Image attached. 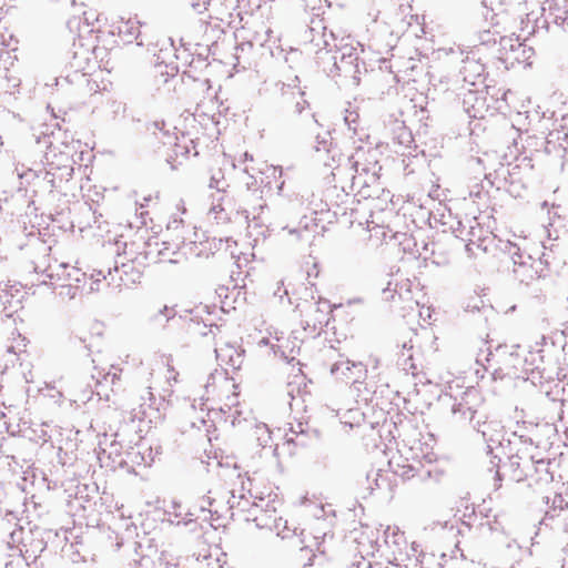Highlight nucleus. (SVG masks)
I'll return each mask as SVG.
<instances>
[{
	"mask_svg": "<svg viewBox=\"0 0 568 568\" xmlns=\"http://www.w3.org/2000/svg\"><path fill=\"white\" fill-rule=\"evenodd\" d=\"M224 493H229V496L226 497L227 505L230 506L231 513H233L234 509H239L241 511H248L251 519L254 517L255 514H258L260 510H255L253 507L254 501L258 503V499L261 497H253L250 495V497H246L245 495H235L233 490H224ZM246 519H250L247 517Z\"/></svg>",
	"mask_w": 568,
	"mask_h": 568,
	"instance_id": "393cba45",
	"label": "nucleus"
},
{
	"mask_svg": "<svg viewBox=\"0 0 568 568\" xmlns=\"http://www.w3.org/2000/svg\"><path fill=\"white\" fill-rule=\"evenodd\" d=\"M367 230L371 232V233H375V236L377 239H381V237H385L386 236V231L383 226H379L378 224H376L374 221H371V222H367Z\"/></svg>",
	"mask_w": 568,
	"mask_h": 568,
	"instance_id": "a19ab883",
	"label": "nucleus"
},
{
	"mask_svg": "<svg viewBox=\"0 0 568 568\" xmlns=\"http://www.w3.org/2000/svg\"><path fill=\"white\" fill-rule=\"evenodd\" d=\"M480 393L474 388H467L459 400L455 399L452 405V416L457 424L474 422L478 407L481 405Z\"/></svg>",
	"mask_w": 568,
	"mask_h": 568,
	"instance_id": "0eeeda50",
	"label": "nucleus"
},
{
	"mask_svg": "<svg viewBox=\"0 0 568 568\" xmlns=\"http://www.w3.org/2000/svg\"><path fill=\"white\" fill-rule=\"evenodd\" d=\"M306 532H308V530ZM302 535H305L303 541H306V537L310 536V535L305 534V531H302Z\"/></svg>",
	"mask_w": 568,
	"mask_h": 568,
	"instance_id": "69168bd1",
	"label": "nucleus"
},
{
	"mask_svg": "<svg viewBox=\"0 0 568 568\" xmlns=\"http://www.w3.org/2000/svg\"><path fill=\"white\" fill-rule=\"evenodd\" d=\"M253 507L255 510H260L255 514L252 520L260 528H266L274 531L278 537L285 539L290 538L295 534V529L288 526V521L277 516L276 510L264 509V499L260 498L258 503L254 501Z\"/></svg>",
	"mask_w": 568,
	"mask_h": 568,
	"instance_id": "423d86ee",
	"label": "nucleus"
},
{
	"mask_svg": "<svg viewBox=\"0 0 568 568\" xmlns=\"http://www.w3.org/2000/svg\"><path fill=\"white\" fill-rule=\"evenodd\" d=\"M209 187L219 195V200H223L224 193L227 192L229 183L224 178V173L221 166L212 169Z\"/></svg>",
	"mask_w": 568,
	"mask_h": 568,
	"instance_id": "7c9ffc66",
	"label": "nucleus"
},
{
	"mask_svg": "<svg viewBox=\"0 0 568 568\" xmlns=\"http://www.w3.org/2000/svg\"><path fill=\"white\" fill-rule=\"evenodd\" d=\"M248 161L252 162L253 161V156L250 153L245 152L239 159V164L242 165V164H245Z\"/></svg>",
	"mask_w": 568,
	"mask_h": 568,
	"instance_id": "de8ad7c7",
	"label": "nucleus"
},
{
	"mask_svg": "<svg viewBox=\"0 0 568 568\" xmlns=\"http://www.w3.org/2000/svg\"><path fill=\"white\" fill-rule=\"evenodd\" d=\"M36 272H39L40 271V266L37 265L36 268H34Z\"/></svg>",
	"mask_w": 568,
	"mask_h": 568,
	"instance_id": "774afa93",
	"label": "nucleus"
},
{
	"mask_svg": "<svg viewBox=\"0 0 568 568\" xmlns=\"http://www.w3.org/2000/svg\"><path fill=\"white\" fill-rule=\"evenodd\" d=\"M317 439V432L315 429H310L307 424L302 422L292 424L290 427V432L285 434V445L295 447H305L311 445L314 440Z\"/></svg>",
	"mask_w": 568,
	"mask_h": 568,
	"instance_id": "2eb2a0df",
	"label": "nucleus"
},
{
	"mask_svg": "<svg viewBox=\"0 0 568 568\" xmlns=\"http://www.w3.org/2000/svg\"><path fill=\"white\" fill-rule=\"evenodd\" d=\"M357 119H358L357 112L349 111V110L345 111L344 121H345L346 125L348 126V129L353 130L354 132L356 131L355 124L357 122Z\"/></svg>",
	"mask_w": 568,
	"mask_h": 568,
	"instance_id": "ea45409f",
	"label": "nucleus"
},
{
	"mask_svg": "<svg viewBox=\"0 0 568 568\" xmlns=\"http://www.w3.org/2000/svg\"><path fill=\"white\" fill-rule=\"evenodd\" d=\"M166 371L169 373L168 381H171V379L176 381V374L174 373L173 368H171L169 363L166 364Z\"/></svg>",
	"mask_w": 568,
	"mask_h": 568,
	"instance_id": "3c124183",
	"label": "nucleus"
},
{
	"mask_svg": "<svg viewBox=\"0 0 568 568\" xmlns=\"http://www.w3.org/2000/svg\"><path fill=\"white\" fill-rule=\"evenodd\" d=\"M326 53L335 52L333 55V68L343 72L345 77L353 79L354 83L359 82L364 63H359V54L364 52L363 45L351 36L337 37L333 31L323 30V49Z\"/></svg>",
	"mask_w": 568,
	"mask_h": 568,
	"instance_id": "f257e3e1",
	"label": "nucleus"
},
{
	"mask_svg": "<svg viewBox=\"0 0 568 568\" xmlns=\"http://www.w3.org/2000/svg\"><path fill=\"white\" fill-rule=\"evenodd\" d=\"M112 27V33H116L124 43H131L140 34V22L135 19L120 18Z\"/></svg>",
	"mask_w": 568,
	"mask_h": 568,
	"instance_id": "5701e85b",
	"label": "nucleus"
},
{
	"mask_svg": "<svg viewBox=\"0 0 568 568\" xmlns=\"http://www.w3.org/2000/svg\"><path fill=\"white\" fill-rule=\"evenodd\" d=\"M495 476H496V478H497L498 480H500V476H499V473H498V471H496V475H495Z\"/></svg>",
	"mask_w": 568,
	"mask_h": 568,
	"instance_id": "338daca9",
	"label": "nucleus"
},
{
	"mask_svg": "<svg viewBox=\"0 0 568 568\" xmlns=\"http://www.w3.org/2000/svg\"><path fill=\"white\" fill-rule=\"evenodd\" d=\"M143 268V266L119 256L113 270L109 268L106 273L102 270L93 271L90 275L91 284L89 291H99L102 281H105L114 290L130 288L140 282Z\"/></svg>",
	"mask_w": 568,
	"mask_h": 568,
	"instance_id": "f03ea898",
	"label": "nucleus"
},
{
	"mask_svg": "<svg viewBox=\"0 0 568 568\" xmlns=\"http://www.w3.org/2000/svg\"><path fill=\"white\" fill-rule=\"evenodd\" d=\"M254 193H256V197H257V199H261V191H258V189H255V190H254Z\"/></svg>",
	"mask_w": 568,
	"mask_h": 568,
	"instance_id": "680f3d73",
	"label": "nucleus"
},
{
	"mask_svg": "<svg viewBox=\"0 0 568 568\" xmlns=\"http://www.w3.org/2000/svg\"><path fill=\"white\" fill-rule=\"evenodd\" d=\"M68 268H70V265L64 263L49 265L42 271L49 281L42 280V283L51 285H61L63 282L68 281V278H64Z\"/></svg>",
	"mask_w": 568,
	"mask_h": 568,
	"instance_id": "c85d7f7f",
	"label": "nucleus"
},
{
	"mask_svg": "<svg viewBox=\"0 0 568 568\" xmlns=\"http://www.w3.org/2000/svg\"><path fill=\"white\" fill-rule=\"evenodd\" d=\"M231 387L235 388L236 386L232 384L223 373L216 372L211 374L205 385L207 399H210V395H212L213 398L220 397L222 392L229 390Z\"/></svg>",
	"mask_w": 568,
	"mask_h": 568,
	"instance_id": "a878e982",
	"label": "nucleus"
},
{
	"mask_svg": "<svg viewBox=\"0 0 568 568\" xmlns=\"http://www.w3.org/2000/svg\"><path fill=\"white\" fill-rule=\"evenodd\" d=\"M121 373L122 369L114 365H111L108 369L95 366L92 378L97 381L98 388H102L108 384L114 386L120 381Z\"/></svg>",
	"mask_w": 568,
	"mask_h": 568,
	"instance_id": "bb28decb",
	"label": "nucleus"
},
{
	"mask_svg": "<svg viewBox=\"0 0 568 568\" xmlns=\"http://www.w3.org/2000/svg\"><path fill=\"white\" fill-rule=\"evenodd\" d=\"M316 151H328V143L326 140H322L317 142V145L315 146Z\"/></svg>",
	"mask_w": 568,
	"mask_h": 568,
	"instance_id": "09e8293b",
	"label": "nucleus"
},
{
	"mask_svg": "<svg viewBox=\"0 0 568 568\" xmlns=\"http://www.w3.org/2000/svg\"><path fill=\"white\" fill-rule=\"evenodd\" d=\"M519 460H520V458L518 456L511 457L510 458V465L519 467L520 466Z\"/></svg>",
	"mask_w": 568,
	"mask_h": 568,
	"instance_id": "5fc2aeb1",
	"label": "nucleus"
},
{
	"mask_svg": "<svg viewBox=\"0 0 568 568\" xmlns=\"http://www.w3.org/2000/svg\"><path fill=\"white\" fill-rule=\"evenodd\" d=\"M219 164L220 165H231L233 169L236 168V162L234 160H232L229 155H226L225 153L222 155L221 160L219 161Z\"/></svg>",
	"mask_w": 568,
	"mask_h": 568,
	"instance_id": "49530a36",
	"label": "nucleus"
},
{
	"mask_svg": "<svg viewBox=\"0 0 568 568\" xmlns=\"http://www.w3.org/2000/svg\"><path fill=\"white\" fill-rule=\"evenodd\" d=\"M219 109L217 101L214 97H210L207 101H201L196 106V112L203 115L213 116Z\"/></svg>",
	"mask_w": 568,
	"mask_h": 568,
	"instance_id": "c9c22d12",
	"label": "nucleus"
},
{
	"mask_svg": "<svg viewBox=\"0 0 568 568\" xmlns=\"http://www.w3.org/2000/svg\"><path fill=\"white\" fill-rule=\"evenodd\" d=\"M48 165L47 174L58 178L60 181H69L73 174V160L65 152H57L54 148L45 154Z\"/></svg>",
	"mask_w": 568,
	"mask_h": 568,
	"instance_id": "1a4fd4ad",
	"label": "nucleus"
},
{
	"mask_svg": "<svg viewBox=\"0 0 568 568\" xmlns=\"http://www.w3.org/2000/svg\"><path fill=\"white\" fill-rule=\"evenodd\" d=\"M229 493L220 491L215 493L214 496H207L203 498L199 506L200 513H202L203 520H210L211 526H215V523L220 518L233 517L234 513H231L230 506L227 505L226 497Z\"/></svg>",
	"mask_w": 568,
	"mask_h": 568,
	"instance_id": "6e6552de",
	"label": "nucleus"
},
{
	"mask_svg": "<svg viewBox=\"0 0 568 568\" xmlns=\"http://www.w3.org/2000/svg\"><path fill=\"white\" fill-rule=\"evenodd\" d=\"M64 278L67 282L61 284L60 295H65L69 298H74L81 291V283L85 281L87 274L82 273L79 268L70 266L67 270Z\"/></svg>",
	"mask_w": 568,
	"mask_h": 568,
	"instance_id": "4be33fe9",
	"label": "nucleus"
},
{
	"mask_svg": "<svg viewBox=\"0 0 568 568\" xmlns=\"http://www.w3.org/2000/svg\"><path fill=\"white\" fill-rule=\"evenodd\" d=\"M264 173L267 174V178L272 176L274 179H277V178H282L283 169L281 166L266 165V170Z\"/></svg>",
	"mask_w": 568,
	"mask_h": 568,
	"instance_id": "37998d69",
	"label": "nucleus"
},
{
	"mask_svg": "<svg viewBox=\"0 0 568 568\" xmlns=\"http://www.w3.org/2000/svg\"><path fill=\"white\" fill-rule=\"evenodd\" d=\"M97 394H98L100 397L104 396L106 399L109 398V394H108V393H104L102 389H98V390H97Z\"/></svg>",
	"mask_w": 568,
	"mask_h": 568,
	"instance_id": "6e6d98bb",
	"label": "nucleus"
},
{
	"mask_svg": "<svg viewBox=\"0 0 568 568\" xmlns=\"http://www.w3.org/2000/svg\"><path fill=\"white\" fill-rule=\"evenodd\" d=\"M290 234L296 235L298 240L305 239V231L302 230H290Z\"/></svg>",
	"mask_w": 568,
	"mask_h": 568,
	"instance_id": "8fccbe9b",
	"label": "nucleus"
},
{
	"mask_svg": "<svg viewBox=\"0 0 568 568\" xmlns=\"http://www.w3.org/2000/svg\"><path fill=\"white\" fill-rule=\"evenodd\" d=\"M364 419V415L358 409H348L341 418V423L353 428L359 426Z\"/></svg>",
	"mask_w": 568,
	"mask_h": 568,
	"instance_id": "f704fd0d",
	"label": "nucleus"
},
{
	"mask_svg": "<svg viewBox=\"0 0 568 568\" xmlns=\"http://www.w3.org/2000/svg\"><path fill=\"white\" fill-rule=\"evenodd\" d=\"M274 295L278 296L280 300H283L284 295H287V291L284 290L283 293L281 294V287L278 286L277 291L274 292Z\"/></svg>",
	"mask_w": 568,
	"mask_h": 568,
	"instance_id": "864d4df0",
	"label": "nucleus"
},
{
	"mask_svg": "<svg viewBox=\"0 0 568 568\" xmlns=\"http://www.w3.org/2000/svg\"><path fill=\"white\" fill-rule=\"evenodd\" d=\"M232 206L224 207L223 211H215V215L211 216L217 224H225L231 220Z\"/></svg>",
	"mask_w": 568,
	"mask_h": 568,
	"instance_id": "58836bf2",
	"label": "nucleus"
},
{
	"mask_svg": "<svg viewBox=\"0 0 568 568\" xmlns=\"http://www.w3.org/2000/svg\"><path fill=\"white\" fill-rule=\"evenodd\" d=\"M237 394L233 393L231 396H227V402L221 407V410L227 414V418L231 419L233 426L241 425L242 420L246 422L247 418L243 417V412L237 408Z\"/></svg>",
	"mask_w": 568,
	"mask_h": 568,
	"instance_id": "c756f323",
	"label": "nucleus"
},
{
	"mask_svg": "<svg viewBox=\"0 0 568 568\" xmlns=\"http://www.w3.org/2000/svg\"><path fill=\"white\" fill-rule=\"evenodd\" d=\"M44 548L45 544L42 539H32L30 544L23 541V549H20V552L27 565H30L37 560Z\"/></svg>",
	"mask_w": 568,
	"mask_h": 568,
	"instance_id": "2f4dec72",
	"label": "nucleus"
},
{
	"mask_svg": "<svg viewBox=\"0 0 568 568\" xmlns=\"http://www.w3.org/2000/svg\"><path fill=\"white\" fill-rule=\"evenodd\" d=\"M223 197V200H219V195H216V193H211L212 204L209 210L210 217L215 215V211H223L224 207L232 206V200L230 199L227 192L224 193Z\"/></svg>",
	"mask_w": 568,
	"mask_h": 568,
	"instance_id": "72a5a7b5",
	"label": "nucleus"
},
{
	"mask_svg": "<svg viewBox=\"0 0 568 568\" xmlns=\"http://www.w3.org/2000/svg\"><path fill=\"white\" fill-rule=\"evenodd\" d=\"M408 284H409V281L407 280V281H406V282L400 286V291H398V294H399V296H400V297H403L402 288H403L404 286H408ZM395 292H397V288H395Z\"/></svg>",
	"mask_w": 568,
	"mask_h": 568,
	"instance_id": "13d9d810",
	"label": "nucleus"
},
{
	"mask_svg": "<svg viewBox=\"0 0 568 568\" xmlns=\"http://www.w3.org/2000/svg\"><path fill=\"white\" fill-rule=\"evenodd\" d=\"M200 516L195 514V511L187 510L184 511L180 501L172 499L164 508V519L173 525H184L190 527V531L197 534L199 532V524L197 518Z\"/></svg>",
	"mask_w": 568,
	"mask_h": 568,
	"instance_id": "9b49d317",
	"label": "nucleus"
},
{
	"mask_svg": "<svg viewBox=\"0 0 568 568\" xmlns=\"http://www.w3.org/2000/svg\"><path fill=\"white\" fill-rule=\"evenodd\" d=\"M136 448L138 452L130 453L131 462L139 465L142 464L144 466H151L154 460L151 447H145L144 444H139Z\"/></svg>",
	"mask_w": 568,
	"mask_h": 568,
	"instance_id": "473e14b6",
	"label": "nucleus"
},
{
	"mask_svg": "<svg viewBox=\"0 0 568 568\" xmlns=\"http://www.w3.org/2000/svg\"><path fill=\"white\" fill-rule=\"evenodd\" d=\"M211 0H192V7L195 11L201 13L206 10Z\"/></svg>",
	"mask_w": 568,
	"mask_h": 568,
	"instance_id": "c03bdc74",
	"label": "nucleus"
},
{
	"mask_svg": "<svg viewBox=\"0 0 568 568\" xmlns=\"http://www.w3.org/2000/svg\"><path fill=\"white\" fill-rule=\"evenodd\" d=\"M163 363L155 362L141 367L139 376L142 384L145 385L144 390L139 396L138 406L132 407L131 418L139 422L153 423L161 417L159 408L155 407V396L152 393L156 373L163 369Z\"/></svg>",
	"mask_w": 568,
	"mask_h": 568,
	"instance_id": "20e7f679",
	"label": "nucleus"
},
{
	"mask_svg": "<svg viewBox=\"0 0 568 568\" xmlns=\"http://www.w3.org/2000/svg\"><path fill=\"white\" fill-rule=\"evenodd\" d=\"M283 187H284V181H282V182L278 184V186H277V194H282Z\"/></svg>",
	"mask_w": 568,
	"mask_h": 568,
	"instance_id": "bf43d9fd",
	"label": "nucleus"
},
{
	"mask_svg": "<svg viewBox=\"0 0 568 568\" xmlns=\"http://www.w3.org/2000/svg\"><path fill=\"white\" fill-rule=\"evenodd\" d=\"M253 436L258 446L262 447V452L265 456L277 457L278 445L273 446L272 432L266 424H255L253 429Z\"/></svg>",
	"mask_w": 568,
	"mask_h": 568,
	"instance_id": "b1692460",
	"label": "nucleus"
},
{
	"mask_svg": "<svg viewBox=\"0 0 568 568\" xmlns=\"http://www.w3.org/2000/svg\"><path fill=\"white\" fill-rule=\"evenodd\" d=\"M476 225H469L468 237L466 243V251L470 256H477L478 252H487L488 242H491L493 239L487 236H481L484 232L479 224L474 220Z\"/></svg>",
	"mask_w": 568,
	"mask_h": 568,
	"instance_id": "412c9836",
	"label": "nucleus"
},
{
	"mask_svg": "<svg viewBox=\"0 0 568 568\" xmlns=\"http://www.w3.org/2000/svg\"><path fill=\"white\" fill-rule=\"evenodd\" d=\"M366 367L361 362H351L347 358H341L331 367V373L336 378L359 383L366 376Z\"/></svg>",
	"mask_w": 568,
	"mask_h": 568,
	"instance_id": "ddd939ff",
	"label": "nucleus"
},
{
	"mask_svg": "<svg viewBox=\"0 0 568 568\" xmlns=\"http://www.w3.org/2000/svg\"><path fill=\"white\" fill-rule=\"evenodd\" d=\"M531 371V364H528L526 358H521L517 351L505 355L501 366L498 368L501 376L523 379H527V374Z\"/></svg>",
	"mask_w": 568,
	"mask_h": 568,
	"instance_id": "f8f14e48",
	"label": "nucleus"
},
{
	"mask_svg": "<svg viewBox=\"0 0 568 568\" xmlns=\"http://www.w3.org/2000/svg\"><path fill=\"white\" fill-rule=\"evenodd\" d=\"M243 172H245V173L250 174V176H251V178H253V174H252L251 169H250V166H248V165H244V166H243Z\"/></svg>",
	"mask_w": 568,
	"mask_h": 568,
	"instance_id": "4d7b16f0",
	"label": "nucleus"
},
{
	"mask_svg": "<svg viewBox=\"0 0 568 568\" xmlns=\"http://www.w3.org/2000/svg\"><path fill=\"white\" fill-rule=\"evenodd\" d=\"M146 242L144 235H136L131 242L124 243L123 253L119 256L144 267L148 263Z\"/></svg>",
	"mask_w": 568,
	"mask_h": 568,
	"instance_id": "f3484780",
	"label": "nucleus"
},
{
	"mask_svg": "<svg viewBox=\"0 0 568 568\" xmlns=\"http://www.w3.org/2000/svg\"><path fill=\"white\" fill-rule=\"evenodd\" d=\"M316 313L317 316L314 318V323H313V326L315 327L317 324L322 325L324 322H326V315H327V312H328V308H329V305L327 304V302H323V303H316Z\"/></svg>",
	"mask_w": 568,
	"mask_h": 568,
	"instance_id": "e433bc0d",
	"label": "nucleus"
},
{
	"mask_svg": "<svg viewBox=\"0 0 568 568\" xmlns=\"http://www.w3.org/2000/svg\"><path fill=\"white\" fill-rule=\"evenodd\" d=\"M261 343L270 345L274 355L278 356L287 363H292L295 359V355L300 349L296 341H291L290 337L284 336H276L273 339L263 338Z\"/></svg>",
	"mask_w": 568,
	"mask_h": 568,
	"instance_id": "dca6fc26",
	"label": "nucleus"
},
{
	"mask_svg": "<svg viewBox=\"0 0 568 568\" xmlns=\"http://www.w3.org/2000/svg\"><path fill=\"white\" fill-rule=\"evenodd\" d=\"M165 568H176L175 564L165 562Z\"/></svg>",
	"mask_w": 568,
	"mask_h": 568,
	"instance_id": "052dcab7",
	"label": "nucleus"
},
{
	"mask_svg": "<svg viewBox=\"0 0 568 568\" xmlns=\"http://www.w3.org/2000/svg\"><path fill=\"white\" fill-rule=\"evenodd\" d=\"M393 144L395 152L403 156L413 155L416 146L410 130L403 123L396 122L393 128Z\"/></svg>",
	"mask_w": 568,
	"mask_h": 568,
	"instance_id": "4468645a",
	"label": "nucleus"
},
{
	"mask_svg": "<svg viewBox=\"0 0 568 568\" xmlns=\"http://www.w3.org/2000/svg\"><path fill=\"white\" fill-rule=\"evenodd\" d=\"M308 513L313 515L314 519L308 526V535L312 536L314 544L311 546H315L316 549L321 552H325L326 550L321 548L322 544L326 541L327 538H332L331 531L334 524V510L328 505L325 507L324 505L311 503L307 505Z\"/></svg>",
	"mask_w": 568,
	"mask_h": 568,
	"instance_id": "39448f33",
	"label": "nucleus"
},
{
	"mask_svg": "<svg viewBox=\"0 0 568 568\" xmlns=\"http://www.w3.org/2000/svg\"><path fill=\"white\" fill-rule=\"evenodd\" d=\"M507 248L514 263V274L519 282L529 285L547 276L549 262L545 252H536L537 256H534L521 252L520 247L513 243H508Z\"/></svg>",
	"mask_w": 568,
	"mask_h": 568,
	"instance_id": "7ed1b4c3",
	"label": "nucleus"
},
{
	"mask_svg": "<svg viewBox=\"0 0 568 568\" xmlns=\"http://www.w3.org/2000/svg\"><path fill=\"white\" fill-rule=\"evenodd\" d=\"M356 568H376V567H373V566L371 565V562H368V561H365V560H364V561L358 562V565L356 566Z\"/></svg>",
	"mask_w": 568,
	"mask_h": 568,
	"instance_id": "603ef678",
	"label": "nucleus"
},
{
	"mask_svg": "<svg viewBox=\"0 0 568 568\" xmlns=\"http://www.w3.org/2000/svg\"><path fill=\"white\" fill-rule=\"evenodd\" d=\"M163 68H165V74L169 77H174L178 72V69L175 65H162V64L156 65L158 72L163 74L164 73L162 70Z\"/></svg>",
	"mask_w": 568,
	"mask_h": 568,
	"instance_id": "a18cd8bd",
	"label": "nucleus"
},
{
	"mask_svg": "<svg viewBox=\"0 0 568 568\" xmlns=\"http://www.w3.org/2000/svg\"><path fill=\"white\" fill-rule=\"evenodd\" d=\"M294 95V110L293 112L295 114H301L307 106H308V103L307 101L304 99V93L303 92H296V93H293Z\"/></svg>",
	"mask_w": 568,
	"mask_h": 568,
	"instance_id": "4c0bfd02",
	"label": "nucleus"
},
{
	"mask_svg": "<svg viewBox=\"0 0 568 568\" xmlns=\"http://www.w3.org/2000/svg\"><path fill=\"white\" fill-rule=\"evenodd\" d=\"M474 428L480 433L486 442H499L500 437V424L496 420H484L480 422L479 419L474 424Z\"/></svg>",
	"mask_w": 568,
	"mask_h": 568,
	"instance_id": "cd10ccee",
	"label": "nucleus"
},
{
	"mask_svg": "<svg viewBox=\"0 0 568 568\" xmlns=\"http://www.w3.org/2000/svg\"><path fill=\"white\" fill-rule=\"evenodd\" d=\"M462 62L463 67L460 69V73L464 77V81L475 85L484 75V64L476 57L474 51L467 52L465 58L462 59Z\"/></svg>",
	"mask_w": 568,
	"mask_h": 568,
	"instance_id": "6ab92c4d",
	"label": "nucleus"
},
{
	"mask_svg": "<svg viewBox=\"0 0 568 568\" xmlns=\"http://www.w3.org/2000/svg\"><path fill=\"white\" fill-rule=\"evenodd\" d=\"M546 20L568 29V0H547L542 6Z\"/></svg>",
	"mask_w": 568,
	"mask_h": 568,
	"instance_id": "a211bd4d",
	"label": "nucleus"
},
{
	"mask_svg": "<svg viewBox=\"0 0 568 568\" xmlns=\"http://www.w3.org/2000/svg\"><path fill=\"white\" fill-rule=\"evenodd\" d=\"M521 476H523V473H520V474H518V475H515V478H516L517 480H520V479H521Z\"/></svg>",
	"mask_w": 568,
	"mask_h": 568,
	"instance_id": "e2e57ef3",
	"label": "nucleus"
},
{
	"mask_svg": "<svg viewBox=\"0 0 568 568\" xmlns=\"http://www.w3.org/2000/svg\"><path fill=\"white\" fill-rule=\"evenodd\" d=\"M146 239L148 262H175L173 255L179 250L180 243L163 241L159 236H149Z\"/></svg>",
	"mask_w": 568,
	"mask_h": 568,
	"instance_id": "9d476101",
	"label": "nucleus"
},
{
	"mask_svg": "<svg viewBox=\"0 0 568 568\" xmlns=\"http://www.w3.org/2000/svg\"><path fill=\"white\" fill-rule=\"evenodd\" d=\"M474 196L479 197L480 196V192L479 191H474Z\"/></svg>",
	"mask_w": 568,
	"mask_h": 568,
	"instance_id": "0e129e2a",
	"label": "nucleus"
},
{
	"mask_svg": "<svg viewBox=\"0 0 568 568\" xmlns=\"http://www.w3.org/2000/svg\"><path fill=\"white\" fill-rule=\"evenodd\" d=\"M438 53L444 55L457 54L458 57H463L465 54V51L460 47H450L439 49Z\"/></svg>",
	"mask_w": 568,
	"mask_h": 568,
	"instance_id": "79ce46f5",
	"label": "nucleus"
},
{
	"mask_svg": "<svg viewBox=\"0 0 568 568\" xmlns=\"http://www.w3.org/2000/svg\"><path fill=\"white\" fill-rule=\"evenodd\" d=\"M216 359L225 369H240L243 364L242 353L231 344H224L215 347Z\"/></svg>",
	"mask_w": 568,
	"mask_h": 568,
	"instance_id": "aec40b11",
	"label": "nucleus"
}]
</instances>
